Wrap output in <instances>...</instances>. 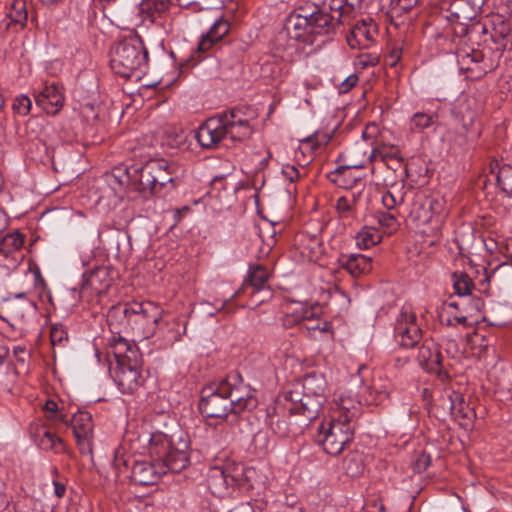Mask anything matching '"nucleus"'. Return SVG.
Listing matches in <instances>:
<instances>
[{
    "mask_svg": "<svg viewBox=\"0 0 512 512\" xmlns=\"http://www.w3.org/2000/svg\"><path fill=\"white\" fill-rule=\"evenodd\" d=\"M470 305L473 309H475L478 312H481L485 308V302L480 297H474L470 300Z\"/></svg>",
    "mask_w": 512,
    "mask_h": 512,
    "instance_id": "nucleus-54",
    "label": "nucleus"
},
{
    "mask_svg": "<svg viewBox=\"0 0 512 512\" xmlns=\"http://www.w3.org/2000/svg\"><path fill=\"white\" fill-rule=\"evenodd\" d=\"M228 512H255L253 506L249 503H241L235 508L229 510Z\"/></svg>",
    "mask_w": 512,
    "mask_h": 512,
    "instance_id": "nucleus-55",
    "label": "nucleus"
},
{
    "mask_svg": "<svg viewBox=\"0 0 512 512\" xmlns=\"http://www.w3.org/2000/svg\"><path fill=\"white\" fill-rule=\"evenodd\" d=\"M437 115L424 112L415 113L410 120V129L413 132H422L424 129L435 124Z\"/></svg>",
    "mask_w": 512,
    "mask_h": 512,
    "instance_id": "nucleus-41",
    "label": "nucleus"
},
{
    "mask_svg": "<svg viewBox=\"0 0 512 512\" xmlns=\"http://www.w3.org/2000/svg\"><path fill=\"white\" fill-rule=\"evenodd\" d=\"M447 402L451 414L455 417L471 421L475 416L473 409L466 405L461 394L452 391L448 395Z\"/></svg>",
    "mask_w": 512,
    "mask_h": 512,
    "instance_id": "nucleus-34",
    "label": "nucleus"
},
{
    "mask_svg": "<svg viewBox=\"0 0 512 512\" xmlns=\"http://www.w3.org/2000/svg\"><path fill=\"white\" fill-rule=\"evenodd\" d=\"M230 26L228 21L218 19L214 22L210 30L202 35L201 40L198 44V52H206L218 41L222 40L229 32Z\"/></svg>",
    "mask_w": 512,
    "mask_h": 512,
    "instance_id": "nucleus-28",
    "label": "nucleus"
},
{
    "mask_svg": "<svg viewBox=\"0 0 512 512\" xmlns=\"http://www.w3.org/2000/svg\"><path fill=\"white\" fill-rule=\"evenodd\" d=\"M13 355L18 363L21 365H25L26 362L30 358V352L26 349L25 346H14L13 347Z\"/></svg>",
    "mask_w": 512,
    "mask_h": 512,
    "instance_id": "nucleus-50",
    "label": "nucleus"
},
{
    "mask_svg": "<svg viewBox=\"0 0 512 512\" xmlns=\"http://www.w3.org/2000/svg\"><path fill=\"white\" fill-rule=\"evenodd\" d=\"M358 76L356 74H351L346 77L343 82L340 84V92L347 93L358 83Z\"/></svg>",
    "mask_w": 512,
    "mask_h": 512,
    "instance_id": "nucleus-52",
    "label": "nucleus"
},
{
    "mask_svg": "<svg viewBox=\"0 0 512 512\" xmlns=\"http://www.w3.org/2000/svg\"><path fill=\"white\" fill-rule=\"evenodd\" d=\"M418 2L419 0H397V4L400 6L402 10H410Z\"/></svg>",
    "mask_w": 512,
    "mask_h": 512,
    "instance_id": "nucleus-57",
    "label": "nucleus"
},
{
    "mask_svg": "<svg viewBox=\"0 0 512 512\" xmlns=\"http://www.w3.org/2000/svg\"><path fill=\"white\" fill-rule=\"evenodd\" d=\"M403 201H404V194L401 191L394 193L393 191L388 190L382 195V204L388 210L394 209L397 205L401 204Z\"/></svg>",
    "mask_w": 512,
    "mask_h": 512,
    "instance_id": "nucleus-46",
    "label": "nucleus"
},
{
    "mask_svg": "<svg viewBox=\"0 0 512 512\" xmlns=\"http://www.w3.org/2000/svg\"><path fill=\"white\" fill-rule=\"evenodd\" d=\"M116 234H117L116 235V248L119 251V244H120L119 243V238H122V240H125L126 239V235L123 232L119 231V230L116 231Z\"/></svg>",
    "mask_w": 512,
    "mask_h": 512,
    "instance_id": "nucleus-62",
    "label": "nucleus"
},
{
    "mask_svg": "<svg viewBox=\"0 0 512 512\" xmlns=\"http://www.w3.org/2000/svg\"><path fill=\"white\" fill-rule=\"evenodd\" d=\"M479 57H481V55H480V54H474V55L472 56L471 60H472L473 62H479V61H480Z\"/></svg>",
    "mask_w": 512,
    "mask_h": 512,
    "instance_id": "nucleus-64",
    "label": "nucleus"
},
{
    "mask_svg": "<svg viewBox=\"0 0 512 512\" xmlns=\"http://www.w3.org/2000/svg\"><path fill=\"white\" fill-rule=\"evenodd\" d=\"M31 99L26 95H20L16 97L13 103V110L15 113L21 116H26L31 109Z\"/></svg>",
    "mask_w": 512,
    "mask_h": 512,
    "instance_id": "nucleus-47",
    "label": "nucleus"
},
{
    "mask_svg": "<svg viewBox=\"0 0 512 512\" xmlns=\"http://www.w3.org/2000/svg\"><path fill=\"white\" fill-rule=\"evenodd\" d=\"M24 244V237L15 231L7 233L0 238V255L4 257H13L14 253L19 252Z\"/></svg>",
    "mask_w": 512,
    "mask_h": 512,
    "instance_id": "nucleus-35",
    "label": "nucleus"
},
{
    "mask_svg": "<svg viewBox=\"0 0 512 512\" xmlns=\"http://www.w3.org/2000/svg\"><path fill=\"white\" fill-rule=\"evenodd\" d=\"M378 223L382 227L394 230L397 226V218L392 213L382 212L378 214Z\"/></svg>",
    "mask_w": 512,
    "mask_h": 512,
    "instance_id": "nucleus-48",
    "label": "nucleus"
},
{
    "mask_svg": "<svg viewBox=\"0 0 512 512\" xmlns=\"http://www.w3.org/2000/svg\"><path fill=\"white\" fill-rule=\"evenodd\" d=\"M367 160L381 161L387 163L389 160H395L399 165L403 163V158L397 149L390 148L388 151L386 148H372Z\"/></svg>",
    "mask_w": 512,
    "mask_h": 512,
    "instance_id": "nucleus-40",
    "label": "nucleus"
},
{
    "mask_svg": "<svg viewBox=\"0 0 512 512\" xmlns=\"http://www.w3.org/2000/svg\"><path fill=\"white\" fill-rule=\"evenodd\" d=\"M8 217L6 213L0 209V233L4 232L8 226Z\"/></svg>",
    "mask_w": 512,
    "mask_h": 512,
    "instance_id": "nucleus-58",
    "label": "nucleus"
},
{
    "mask_svg": "<svg viewBox=\"0 0 512 512\" xmlns=\"http://www.w3.org/2000/svg\"><path fill=\"white\" fill-rule=\"evenodd\" d=\"M160 171L154 173L156 193L160 192L167 184L174 183L173 174L175 172V164L165 159H152Z\"/></svg>",
    "mask_w": 512,
    "mask_h": 512,
    "instance_id": "nucleus-33",
    "label": "nucleus"
},
{
    "mask_svg": "<svg viewBox=\"0 0 512 512\" xmlns=\"http://www.w3.org/2000/svg\"><path fill=\"white\" fill-rule=\"evenodd\" d=\"M113 278L109 267L97 266L84 274L83 289H90L97 295L106 294Z\"/></svg>",
    "mask_w": 512,
    "mask_h": 512,
    "instance_id": "nucleus-22",
    "label": "nucleus"
},
{
    "mask_svg": "<svg viewBox=\"0 0 512 512\" xmlns=\"http://www.w3.org/2000/svg\"><path fill=\"white\" fill-rule=\"evenodd\" d=\"M54 493L58 498H62L66 493V486L58 481H53Z\"/></svg>",
    "mask_w": 512,
    "mask_h": 512,
    "instance_id": "nucleus-56",
    "label": "nucleus"
},
{
    "mask_svg": "<svg viewBox=\"0 0 512 512\" xmlns=\"http://www.w3.org/2000/svg\"><path fill=\"white\" fill-rule=\"evenodd\" d=\"M148 63V51L139 36L116 43L110 52V66L115 74L130 78Z\"/></svg>",
    "mask_w": 512,
    "mask_h": 512,
    "instance_id": "nucleus-6",
    "label": "nucleus"
},
{
    "mask_svg": "<svg viewBox=\"0 0 512 512\" xmlns=\"http://www.w3.org/2000/svg\"><path fill=\"white\" fill-rule=\"evenodd\" d=\"M356 205V197L352 195V197L342 196L339 197L336 201L335 208L340 215L341 218L348 217Z\"/></svg>",
    "mask_w": 512,
    "mask_h": 512,
    "instance_id": "nucleus-45",
    "label": "nucleus"
},
{
    "mask_svg": "<svg viewBox=\"0 0 512 512\" xmlns=\"http://www.w3.org/2000/svg\"><path fill=\"white\" fill-rule=\"evenodd\" d=\"M442 210L443 203L439 199L421 196L414 201L411 214L421 223H430Z\"/></svg>",
    "mask_w": 512,
    "mask_h": 512,
    "instance_id": "nucleus-24",
    "label": "nucleus"
},
{
    "mask_svg": "<svg viewBox=\"0 0 512 512\" xmlns=\"http://www.w3.org/2000/svg\"><path fill=\"white\" fill-rule=\"evenodd\" d=\"M199 409L208 418H226L233 413L228 395L222 391V380L205 386L201 391Z\"/></svg>",
    "mask_w": 512,
    "mask_h": 512,
    "instance_id": "nucleus-9",
    "label": "nucleus"
},
{
    "mask_svg": "<svg viewBox=\"0 0 512 512\" xmlns=\"http://www.w3.org/2000/svg\"><path fill=\"white\" fill-rule=\"evenodd\" d=\"M493 25L491 39L496 45V51L501 56L505 50L512 48L511 27L503 19H498V22H494Z\"/></svg>",
    "mask_w": 512,
    "mask_h": 512,
    "instance_id": "nucleus-29",
    "label": "nucleus"
},
{
    "mask_svg": "<svg viewBox=\"0 0 512 512\" xmlns=\"http://www.w3.org/2000/svg\"><path fill=\"white\" fill-rule=\"evenodd\" d=\"M107 360L110 374L122 393H133L143 385V359L135 343L113 337L109 341Z\"/></svg>",
    "mask_w": 512,
    "mask_h": 512,
    "instance_id": "nucleus-3",
    "label": "nucleus"
},
{
    "mask_svg": "<svg viewBox=\"0 0 512 512\" xmlns=\"http://www.w3.org/2000/svg\"><path fill=\"white\" fill-rule=\"evenodd\" d=\"M36 104L41 106L48 114H56L63 106L64 96L59 87L52 83L46 85L35 97Z\"/></svg>",
    "mask_w": 512,
    "mask_h": 512,
    "instance_id": "nucleus-25",
    "label": "nucleus"
},
{
    "mask_svg": "<svg viewBox=\"0 0 512 512\" xmlns=\"http://www.w3.org/2000/svg\"><path fill=\"white\" fill-rule=\"evenodd\" d=\"M33 310L34 305L31 302L15 303L10 307V316L15 322L22 323Z\"/></svg>",
    "mask_w": 512,
    "mask_h": 512,
    "instance_id": "nucleus-44",
    "label": "nucleus"
},
{
    "mask_svg": "<svg viewBox=\"0 0 512 512\" xmlns=\"http://www.w3.org/2000/svg\"><path fill=\"white\" fill-rule=\"evenodd\" d=\"M339 263L353 278H358L372 270V259L362 254L342 255Z\"/></svg>",
    "mask_w": 512,
    "mask_h": 512,
    "instance_id": "nucleus-26",
    "label": "nucleus"
},
{
    "mask_svg": "<svg viewBox=\"0 0 512 512\" xmlns=\"http://www.w3.org/2000/svg\"><path fill=\"white\" fill-rule=\"evenodd\" d=\"M377 35L375 22L372 19H362L352 26L346 40L352 49H367L374 44Z\"/></svg>",
    "mask_w": 512,
    "mask_h": 512,
    "instance_id": "nucleus-16",
    "label": "nucleus"
},
{
    "mask_svg": "<svg viewBox=\"0 0 512 512\" xmlns=\"http://www.w3.org/2000/svg\"><path fill=\"white\" fill-rule=\"evenodd\" d=\"M269 277L270 273L265 266L255 265L250 267L249 274L241 288L242 292L249 293L250 296L257 293H264L265 295L258 303L264 302L267 298H270L272 294L268 285Z\"/></svg>",
    "mask_w": 512,
    "mask_h": 512,
    "instance_id": "nucleus-18",
    "label": "nucleus"
},
{
    "mask_svg": "<svg viewBox=\"0 0 512 512\" xmlns=\"http://www.w3.org/2000/svg\"><path fill=\"white\" fill-rule=\"evenodd\" d=\"M431 463V457L429 454L422 452L417 456L414 461V470L415 472L422 473L424 472Z\"/></svg>",
    "mask_w": 512,
    "mask_h": 512,
    "instance_id": "nucleus-49",
    "label": "nucleus"
},
{
    "mask_svg": "<svg viewBox=\"0 0 512 512\" xmlns=\"http://www.w3.org/2000/svg\"><path fill=\"white\" fill-rule=\"evenodd\" d=\"M331 182L343 189H351L359 181V178L352 177L349 167L340 166L328 174Z\"/></svg>",
    "mask_w": 512,
    "mask_h": 512,
    "instance_id": "nucleus-36",
    "label": "nucleus"
},
{
    "mask_svg": "<svg viewBox=\"0 0 512 512\" xmlns=\"http://www.w3.org/2000/svg\"><path fill=\"white\" fill-rule=\"evenodd\" d=\"M377 131V126L375 124L367 125L365 130L362 132L363 138H369L373 133Z\"/></svg>",
    "mask_w": 512,
    "mask_h": 512,
    "instance_id": "nucleus-59",
    "label": "nucleus"
},
{
    "mask_svg": "<svg viewBox=\"0 0 512 512\" xmlns=\"http://www.w3.org/2000/svg\"><path fill=\"white\" fill-rule=\"evenodd\" d=\"M50 340L55 354L56 348H64L68 342V333L62 324H53L50 330Z\"/></svg>",
    "mask_w": 512,
    "mask_h": 512,
    "instance_id": "nucleus-42",
    "label": "nucleus"
},
{
    "mask_svg": "<svg viewBox=\"0 0 512 512\" xmlns=\"http://www.w3.org/2000/svg\"><path fill=\"white\" fill-rule=\"evenodd\" d=\"M149 455V460H133L130 480L135 484L154 485L167 472L180 473L190 465L189 442L160 431L150 435Z\"/></svg>",
    "mask_w": 512,
    "mask_h": 512,
    "instance_id": "nucleus-2",
    "label": "nucleus"
},
{
    "mask_svg": "<svg viewBox=\"0 0 512 512\" xmlns=\"http://www.w3.org/2000/svg\"><path fill=\"white\" fill-rule=\"evenodd\" d=\"M354 438V425L333 416L322 422L317 429L314 440L330 455H339Z\"/></svg>",
    "mask_w": 512,
    "mask_h": 512,
    "instance_id": "nucleus-7",
    "label": "nucleus"
},
{
    "mask_svg": "<svg viewBox=\"0 0 512 512\" xmlns=\"http://www.w3.org/2000/svg\"><path fill=\"white\" fill-rule=\"evenodd\" d=\"M446 346H447V347H446V352H448V353H452V352L457 353V351H458V346H457L456 341H454V340H448V341H447Z\"/></svg>",
    "mask_w": 512,
    "mask_h": 512,
    "instance_id": "nucleus-61",
    "label": "nucleus"
},
{
    "mask_svg": "<svg viewBox=\"0 0 512 512\" xmlns=\"http://www.w3.org/2000/svg\"><path fill=\"white\" fill-rule=\"evenodd\" d=\"M363 0H323L295 9L287 17L285 30L289 38L312 45L317 36H331L362 9Z\"/></svg>",
    "mask_w": 512,
    "mask_h": 512,
    "instance_id": "nucleus-1",
    "label": "nucleus"
},
{
    "mask_svg": "<svg viewBox=\"0 0 512 512\" xmlns=\"http://www.w3.org/2000/svg\"><path fill=\"white\" fill-rule=\"evenodd\" d=\"M7 16L11 23L19 24L21 27H24L28 19L26 1L14 0Z\"/></svg>",
    "mask_w": 512,
    "mask_h": 512,
    "instance_id": "nucleus-39",
    "label": "nucleus"
},
{
    "mask_svg": "<svg viewBox=\"0 0 512 512\" xmlns=\"http://www.w3.org/2000/svg\"><path fill=\"white\" fill-rule=\"evenodd\" d=\"M135 460L131 455L126 453L124 448L119 447L114 452V459L112 461V469L114 472L115 481H123L130 479L131 463Z\"/></svg>",
    "mask_w": 512,
    "mask_h": 512,
    "instance_id": "nucleus-31",
    "label": "nucleus"
},
{
    "mask_svg": "<svg viewBox=\"0 0 512 512\" xmlns=\"http://www.w3.org/2000/svg\"><path fill=\"white\" fill-rule=\"evenodd\" d=\"M315 417H308L306 411L299 409L298 403L279 398L272 411H268L267 423L272 432L280 438L295 437L303 433L305 427Z\"/></svg>",
    "mask_w": 512,
    "mask_h": 512,
    "instance_id": "nucleus-5",
    "label": "nucleus"
},
{
    "mask_svg": "<svg viewBox=\"0 0 512 512\" xmlns=\"http://www.w3.org/2000/svg\"><path fill=\"white\" fill-rule=\"evenodd\" d=\"M314 317L315 313L312 308H307L303 305H300L296 307L291 313H287L285 315L283 318V325L286 327H291L303 321L313 320Z\"/></svg>",
    "mask_w": 512,
    "mask_h": 512,
    "instance_id": "nucleus-38",
    "label": "nucleus"
},
{
    "mask_svg": "<svg viewBox=\"0 0 512 512\" xmlns=\"http://www.w3.org/2000/svg\"><path fill=\"white\" fill-rule=\"evenodd\" d=\"M171 0H142L139 3V15L143 20L158 23L169 10Z\"/></svg>",
    "mask_w": 512,
    "mask_h": 512,
    "instance_id": "nucleus-27",
    "label": "nucleus"
},
{
    "mask_svg": "<svg viewBox=\"0 0 512 512\" xmlns=\"http://www.w3.org/2000/svg\"><path fill=\"white\" fill-rule=\"evenodd\" d=\"M59 420L65 424L70 423L80 452L82 454L92 453L93 420L91 414L79 410L73 414L71 419L66 414H61Z\"/></svg>",
    "mask_w": 512,
    "mask_h": 512,
    "instance_id": "nucleus-12",
    "label": "nucleus"
},
{
    "mask_svg": "<svg viewBox=\"0 0 512 512\" xmlns=\"http://www.w3.org/2000/svg\"><path fill=\"white\" fill-rule=\"evenodd\" d=\"M105 182L113 191L114 195L123 198L129 191V184L131 183V169L126 171L117 170L105 175Z\"/></svg>",
    "mask_w": 512,
    "mask_h": 512,
    "instance_id": "nucleus-30",
    "label": "nucleus"
},
{
    "mask_svg": "<svg viewBox=\"0 0 512 512\" xmlns=\"http://www.w3.org/2000/svg\"><path fill=\"white\" fill-rule=\"evenodd\" d=\"M225 138L244 141L252 135V127L242 108H232L221 114Z\"/></svg>",
    "mask_w": 512,
    "mask_h": 512,
    "instance_id": "nucleus-14",
    "label": "nucleus"
},
{
    "mask_svg": "<svg viewBox=\"0 0 512 512\" xmlns=\"http://www.w3.org/2000/svg\"><path fill=\"white\" fill-rule=\"evenodd\" d=\"M256 474V471L253 467H246L242 469L241 476L239 475H231L228 472V469H219L215 468L212 471L210 476V480L213 485L222 484L224 487L239 485L244 486L247 485L253 488V476Z\"/></svg>",
    "mask_w": 512,
    "mask_h": 512,
    "instance_id": "nucleus-21",
    "label": "nucleus"
},
{
    "mask_svg": "<svg viewBox=\"0 0 512 512\" xmlns=\"http://www.w3.org/2000/svg\"><path fill=\"white\" fill-rule=\"evenodd\" d=\"M455 321L457 324L467 326V317L465 316L455 317Z\"/></svg>",
    "mask_w": 512,
    "mask_h": 512,
    "instance_id": "nucleus-63",
    "label": "nucleus"
},
{
    "mask_svg": "<svg viewBox=\"0 0 512 512\" xmlns=\"http://www.w3.org/2000/svg\"><path fill=\"white\" fill-rule=\"evenodd\" d=\"M30 434L35 444L44 451L62 453L65 451L63 440L51 432L45 424H35L30 427Z\"/></svg>",
    "mask_w": 512,
    "mask_h": 512,
    "instance_id": "nucleus-20",
    "label": "nucleus"
},
{
    "mask_svg": "<svg viewBox=\"0 0 512 512\" xmlns=\"http://www.w3.org/2000/svg\"><path fill=\"white\" fill-rule=\"evenodd\" d=\"M119 313L127 319V322H145L152 324H158L160 320L159 307L152 302H136L126 304L123 308L114 307L108 314V321L116 317Z\"/></svg>",
    "mask_w": 512,
    "mask_h": 512,
    "instance_id": "nucleus-13",
    "label": "nucleus"
},
{
    "mask_svg": "<svg viewBox=\"0 0 512 512\" xmlns=\"http://www.w3.org/2000/svg\"><path fill=\"white\" fill-rule=\"evenodd\" d=\"M222 391L233 405V414L251 411L258 405L254 390L244 382L239 372H232L222 379Z\"/></svg>",
    "mask_w": 512,
    "mask_h": 512,
    "instance_id": "nucleus-8",
    "label": "nucleus"
},
{
    "mask_svg": "<svg viewBox=\"0 0 512 512\" xmlns=\"http://www.w3.org/2000/svg\"><path fill=\"white\" fill-rule=\"evenodd\" d=\"M327 390L324 374L311 372L296 383L294 389L283 392L281 397L298 403L299 409L306 411L308 417L317 418L327 400Z\"/></svg>",
    "mask_w": 512,
    "mask_h": 512,
    "instance_id": "nucleus-4",
    "label": "nucleus"
},
{
    "mask_svg": "<svg viewBox=\"0 0 512 512\" xmlns=\"http://www.w3.org/2000/svg\"><path fill=\"white\" fill-rule=\"evenodd\" d=\"M196 139L201 147L214 149L226 140L221 115L206 120L197 130Z\"/></svg>",
    "mask_w": 512,
    "mask_h": 512,
    "instance_id": "nucleus-19",
    "label": "nucleus"
},
{
    "mask_svg": "<svg viewBox=\"0 0 512 512\" xmlns=\"http://www.w3.org/2000/svg\"><path fill=\"white\" fill-rule=\"evenodd\" d=\"M422 329L417 323V316L404 307L396 319L394 337L401 347L413 348L422 339Z\"/></svg>",
    "mask_w": 512,
    "mask_h": 512,
    "instance_id": "nucleus-11",
    "label": "nucleus"
},
{
    "mask_svg": "<svg viewBox=\"0 0 512 512\" xmlns=\"http://www.w3.org/2000/svg\"><path fill=\"white\" fill-rule=\"evenodd\" d=\"M282 173L290 182H294L300 178L299 170L294 165H285L282 169Z\"/></svg>",
    "mask_w": 512,
    "mask_h": 512,
    "instance_id": "nucleus-51",
    "label": "nucleus"
},
{
    "mask_svg": "<svg viewBox=\"0 0 512 512\" xmlns=\"http://www.w3.org/2000/svg\"><path fill=\"white\" fill-rule=\"evenodd\" d=\"M382 239L380 232L373 227H363L356 235V244L360 249H368Z\"/></svg>",
    "mask_w": 512,
    "mask_h": 512,
    "instance_id": "nucleus-37",
    "label": "nucleus"
},
{
    "mask_svg": "<svg viewBox=\"0 0 512 512\" xmlns=\"http://www.w3.org/2000/svg\"><path fill=\"white\" fill-rule=\"evenodd\" d=\"M160 171L155 164H152V159L147 161L140 168L131 169V183L129 184V191L137 192L144 198L156 194L154 173Z\"/></svg>",
    "mask_w": 512,
    "mask_h": 512,
    "instance_id": "nucleus-15",
    "label": "nucleus"
},
{
    "mask_svg": "<svg viewBox=\"0 0 512 512\" xmlns=\"http://www.w3.org/2000/svg\"><path fill=\"white\" fill-rule=\"evenodd\" d=\"M335 405L336 411L333 416L351 424L361 414V402L351 392L341 393L335 399Z\"/></svg>",
    "mask_w": 512,
    "mask_h": 512,
    "instance_id": "nucleus-23",
    "label": "nucleus"
},
{
    "mask_svg": "<svg viewBox=\"0 0 512 512\" xmlns=\"http://www.w3.org/2000/svg\"><path fill=\"white\" fill-rule=\"evenodd\" d=\"M366 161H368L367 158L362 161H352L351 163L344 165L343 167H349V171H351V169H360L365 167Z\"/></svg>",
    "mask_w": 512,
    "mask_h": 512,
    "instance_id": "nucleus-60",
    "label": "nucleus"
},
{
    "mask_svg": "<svg viewBox=\"0 0 512 512\" xmlns=\"http://www.w3.org/2000/svg\"><path fill=\"white\" fill-rule=\"evenodd\" d=\"M44 409L47 413H51V415H47V418L55 419L54 414L58 411V404L54 400H47Z\"/></svg>",
    "mask_w": 512,
    "mask_h": 512,
    "instance_id": "nucleus-53",
    "label": "nucleus"
},
{
    "mask_svg": "<svg viewBox=\"0 0 512 512\" xmlns=\"http://www.w3.org/2000/svg\"><path fill=\"white\" fill-rule=\"evenodd\" d=\"M490 166L491 172L496 174L497 185L506 195L512 197V164L495 161Z\"/></svg>",
    "mask_w": 512,
    "mask_h": 512,
    "instance_id": "nucleus-32",
    "label": "nucleus"
},
{
    "mask_svg": "<svg viewBox=\"0 0 512 512\" xmlns=\"http://www.w3.org/2000/svg\"><path fill=\"white\" fill-rule=\"evenodd\" d=\"M419 365L428 372L436 373L441 380L448 378L439 347L432 341H424L417 355Z\"/></svg>",
    "mask_w": 512,
    "mask_h": 512,
    "instance_id": "nucleus-17",
    "label": "nucleus"
},
{
    "mask_svg": "<svg viewBox=\"0 0 512 512\" xmlns=\"http://www.w3.org/2000/svg\"><path fill=\"white\" fill-rule=\"evenodd\" d=\"M484 0H442L441 9L446 11V19L461 26V32L466 31V25L476 17Z\"/></svg>",
    "mask_w": 512,
    "mask_h": 512,
    "instance_id": "nucleus-10",
    "label": "nucleus"
},
{
    "mask_svg": "<svg viewBox=\"0 0 512 512\" xmlns=\"http://www.w3.org/2000/svg\"><path fill=\"white\" fill-rule=\"evenodd\" d=\"M452 278L455 293L457 295L465 296L470 293L471 288L474 286V284L467 274L455 272L453 273Z\"/></svg>",
    "mask_w": 512,
    "mask_h": 512,
    "instance_id": "nucleus-43",
    "label": "nucleus"
}]
</instances>
